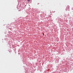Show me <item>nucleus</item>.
Masks as SVG:
<instances>
[{
	"instance_id": "nucleus-1",
	"label": "nucleus",
	"mask_w": 73,
	"mask_h": 73,
	"mask_svg": "<svg viewBox=\"0 0 73 73\" xmlns=\"http://www.w3.org/2000/svg\"><path fill=\"white\" fill-rule=\"evenodd\" d=\"M28 0V1H30V0Z\"/></svg>"
}]
</instances>
